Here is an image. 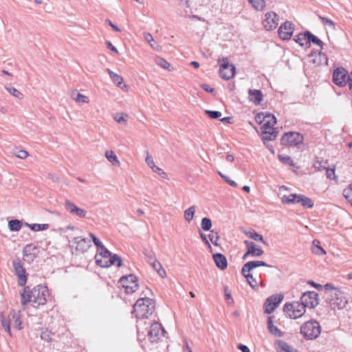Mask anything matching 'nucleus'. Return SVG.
Instances as JSON below:
<instances>
[{"label":"nucleus","instance_id":"nucleus-51","mask_svg":"<svg viewBox=\"0 0 352 352\" xmlns=\"http://www.w3.org/2000/svg\"><path fill=\"white\" fill-rule=\"evenodd\" d=\"M208 238L213 245L216 246L218 245V240L219 236L217 232H214V230H211L210 233L208 234Z\"/></svg>","mask_w":352,"mask_h":352},{"label":"nucleus","instance_id":"nucleus-11","mask_svg":"<svg viewBox=\"0 0 352 352\" xmlns=\"http://www.w3.org/2000/svg\"><path fill=\"white\" fill-rule=\"evenodd\" d=\"M319 300L318 294L315 291L304 292L300 297V301L304 304V306L310 309L317 307Z\"/></svg>","mask_w":352,"mask_h":352},{"label":"nucleus","instance_id":"nucleus-45","mask_svg":"<svg viewBox=\"0 0 352 352\" xmlns=\"http://www.w3.org/2000/svg\"><path fill=\"white\" fill-rule=\"evenodd\" d=\"M201 228L204 231H208L212 227V221L208 217H204L201 222Z\"/></svg>","mask_w":352,"mask_h":352},{"label":"nucleus","instance_id":"nucleus-57","mask_svg":"<svg viewBox=\"0 0 352 352\" xmlns=\"http://www.w3.org/2000/svg\"><path fill=\"white\" fill-rule=\"evenodd\" d=\"M14 155L20 159H25L28 156V153L25 150H16L14 152Z\"/></svg>","mask_w":352,"mask_h":352},{"label":"nucleus","instance_id":"nucleus-7","mask_svg":"<svg viewBox=\"0 0 352 352\" xmlns=\"http://www.w3.org/2000/svg\"><path fill=\"white\" fill-rule=\"evenodd\" d=\"M303 141V135L295 131L285 133L280 138L281 144L286 146H296L302 144Z\"/></svg>","mask_w":352,"mask_h":352},{"label":"nucleus","instance_id":"nucleus-49","mask_svg":"<svg viewBox=\"0 0 352 352\" xmlns=\"http://www.w3.org/2000/svg\"><path fill=\"white\" fill-rule=\"evenodd\" d=\"M6 90L13 96L21 99L23 97V95L21 92H20L19 90H17L14 87H6Z\"/></svg>","mask_w":352,"mask_h":352},{"label":"nucleus","instance_id":"nucleus-21","mask_svg":"<svg viewBox=\"0 0 352 352\" xmlns=\"http://www.w3.org/2000/svg\"><path fill=\"white\" fill-rule=\"evenodd\" d=\"M214 262L219 270H224L228 267V260L226 256L221 253H215L212 255Z\"/></svg>","mask_w":352,"mask_h":352},{"label":"nucleus","instance_id":"nucleus-28","mask_svg":"<svg viewBox=\"0 0 352 352\" xmlns=\"http://www.w3.org/2000/svg\"><path fill=\"white\" fill-rule=\"evenodd\" d=\"M314 54H317V56L315 59L313 60V63L317 64L318 65H327L328 58L327 55L324 53L321 52H312L310 56H314Z\"/></svg>","mask_w":352,"mask_h":352},{"label":"nucleus","instance_id":"nucleus-22","mask_svg":"<svg viewBox=\"0 0 352 352\" xmlns=\"http://www.w3.org/2000/svg\"><path fill=\"white\" fill-rule=\"evenodd\" d=\"M277 352H298L290 345L281 340H276L274 343Z\"/></svg>","mask_w":352,"mask_h":352},{"label":"nucleus","instance_id":"nucleus-62","mask_svg":"<svg viewBox=\"0 0 352 352\" xmlns=\"http://www.w3.org/2000/svg\"><path fill=\"white\" fill-rule=\"evenodd\" d=\"M200 87L204 89L206 91H207L208 93H210V94H214L215 93V90L214 88L211 87L210 85H207V84H202L200 85Z\"/></svg>","mask_w":352,"mask_h":352},{"label":"nucleus","instance_id":"nucleus-10","mask_svg":"<svg viewBox=\"0 0 352 352\" xmlns=\"http://www.w3.org/2000/svg\"><path fill=\"white\" fill-rule=\"evenodd\" d=\"M236 68L233 64L228 62V58H222V63L219 68V75L224 80L232 78L235 74Z\"/></svg>","mask_w":352,"mask_h":352},{"label":"nucleus","instance_id":"nucleus-34","mask_svg":"<svg viewBox=\"0 0 352 352\" xmlns=\"http://www.w3.org/2000/svg\"><path fill=\"white\" fill-rule=\"evenodd\" d=\"M246 236H248L249 238L256 241L263 243V244L267 245L266 241L264 240L263 236L258 234V232H255L254 230L249 231L245 233Z\"/></svg>","mask_w":352,"mask_h":352},{"label":"nucleus","instance_id":"nucleus-8","mask_svg":"<svg viewBox=\"0 0 352 352\" xmlns=\"http://www.w3.org/2000/svg\"><path fill=\"white\" fill-rule=\"evenodd\" d=\"M349 73L343 67L336 68L332 74V80L336 85L344 87L346 85L349 86Z\"/></svg>","mask_w":352,"mask_h":352},{"label":"nucleus","instance_id":"nucleus-25","mask_svg":"<svg viewBox=\"0 0 352 352\" xmlns=\"http://www.w3.org/2000/svg\"><path fill=\"white\" fill-rule=\"evenodd\" d=\"M305 36L307 38V46L310 47L311 43L320 47V49H323V42L318 38L316 36L313 34L310 31H305Z\"/></svg>","mask_w":352,"mask_h":352},{"label":"nucleus","instance_id":"nucleus-32","mask_svg":"<svg viewBox=\"0 0 352 352\" xmlns=\"http://www.w3.org/2000/svg\"><path fill=\"white\" fill-rule=\"evenodd\" d=\"M311 252L316 255H324L326 254L323 248L320 245V241L315 239L312 242Z\"/></svg>","mask_w":352,"mask_h":352},{"label":"nucleus","instance_id":"nucleus-44","mask_svg":"<svg viewBox=\"0 0 352 352\" xmlns=\"http://www.w3.org/2000/svg\"><path fill=\"white\" fill-rule=\"evenodd\" d=\"M342 195L344 197V198L347 199L349 202L351 203L352 206V184L349 185L347 188L343 190Z\"/></svg>","mask_w":352,"mask_h":352},{"label":"nucleus","instance_id":"nucleus-43","mask_svg":"<svg viewBox=\"0 0 352 352\" xmlns=\"http://www.w3.org/2000/svg\"><path fill=\"white\" fill-rule=\"evenodd\" d=\"M307 340H313L318 338L321 331H300Z\"/></svg>","mask_w":352,"mask_h":352},{"label":"nucleus","instance_id":"nucleus-38","mask_svg":"<svg viewBox=\"0 0 352 352\" xmlns=\"http://www.w3.org/2000/svg\"><path fill=\"white\" fill-rule=\"evenodd\" d=\"M278 158L283 164L296 167V163L293 161L291 157L279 154L278 155Z\"/></svg>","mask_w":352,"mask_h":352},{"label":"nucleus","instance_id":"nucleus-48","mask_svg":"<svg viewBox=\"0 0 352 352\" xmlns=\"http://www.w3.org/2000/svg\"><path fill=\"white\" fill-rule=\"evenodd\" d=\"M326 170L327 177L331 180H336L337 176L335 173V166L333 168H324Z\"/></svg>","mask_w":352,"mask_h":352},{"label":"nucleus","instance_id":"nucleus-18","mask_svg":"<svg viewBox=\"0 0 352 352\" xmlns=\"http://www.w3.org/2000/svg\"><path fill=\"white\" fill-rule=\"evenodd\" d=\"M76 244V251L81 253L87 252L91 247V241L87 238L77 236L74 239Z\"/></svg>","mask_w":352,"mask_h":352},{"label":"nucleus","instance_id":"nucleus-30","mask_svg":"<svg viewBox=\"0 0 352 352\" xmlns=\"http://www.w3.org/2000/svg\"><path fill=\"white\" fill-rule=\"evenodd\" d=\"M298 204H300L305 208H311L314 204L311 199L301 194H298Z\"/></svg>","mask_w":352,"mask_h":352},{"label":"nucleus","instance_id":"nucleus-52","mask_svg":"<svg viewBox=\"0 0 352 352\" xmlns=\"http://www.w3.org/2000/svg\"><path fill=\"white\" fill-rule=\"evenodd\" d=\"M54 335L52 331H41L40 336L42 340L49 342L52 340V336Z\"/></svg>","mask_w":352,"mask_h":352},{"label":"nucleus","instance_id":"nucleus-27","mask_svg":"<svg viewBox=\"0 0 352 352\" xmlns=\"http://www.w3.org/2000/svg\"><path fill=\"white\" fill-rule=\"evenodd\" d=\"M300 330H321V327L316 320H310L305 322L301 325Z\"/></svg>","mask_w":352,"mask_h":352},{"label":"nucleus","instance_id":"nucleus-29","mask_svg":"<svg viewBox=\"0 0 352 352\" xmlns=\"http://www.w3.org/2000/svg\"><path fill=\"white\" fill-rule=\"evenodd\" d=\"M241 274L245 278V279L247 280L248 284L250 285V286L255 289V290H257L258 289V283H257V281L256 280V279L253 277V275L250 273L251 271H248V272H243V268L241 269Z\"/></svg>","mask_w":352,"mask_h":352},{"label":"nucleus","instance_id":"nucleus-47","mask_svg":"<svg viewBox=\"0 0 352 352\" xmlns=\"http://www.w3.org/2000/svg\"><path fill=\"white\" fill-rule=\"evenodd\" d=\"M98 252L100 253V256L102 258H108V260L110 258V257L112 256L111 253L109 250H108L104 245L102 246V248H100V250H98Z\"/></svg>","mask_w":352,"mask_h":352},{"label":"nucleus","instance_id":"nucleus-35","mask_svg":"<svg viewBox=\"0 0 352 352\" xmlns=\"http://www.w3.org/2000/svg\"><path fill=\"white\" fill-rule=\"evenodd\" d=\"M249 3L257 11H262L265 7V0H248Z\"/></svg>","mask_w":352,"mask_h":352},{"label":"nucleus","instance_id":"nucleus-40","mask_svg":"<svg viewBox=\"0 0 352 352\" xmlns=\"http://www.w3.org/2000/svg\"><path fill=\"white\" fill-rule=\"evenodd\" d=\"M8 227L11 231H19L22 227V223L17 219L10 220L8 222Z\"/></svg>","mask_w":352,"mask_h":352},{"label":"nucleus","instance_id":"nucleus-3","mask_svg":"<svg viewBox=\"0 0 352 352\" xmlns=\"http://www.w3.org/2000/svg\"><path fill=\"white\" fill-rule=\"evenodd\" d=\"M0 323L4 330H21L24 328L23 315L20 311L12 309L0 314Z\"/></svg>","mask_w":352,"mask_h":352},{"label":"nucleus","instance_id":"nucleus-2","mask_svg":"<svg viewBox=\"0 0 352 352\" xmlns=\"http://www.w3.org/2000/svg\"><path fill=\"white\" fill-rule=\"evenodd\" d=\"M21 296V304L26 305L30 302L34 307L46 303V297L48 296L47 287L41 285H37L32 289L30 287H25Z\"/></svg>","mask_w":352,"mask_h":352},{"label":"nucleus","instance_id":"nucleus-5","mask_svg":"<svg viewBox=\"0 0 352 352\" xmlns=\"http://www.w3.org/2000/svg\"><path fill=\"white\" fill-rule=\"evenodd\" d=\"M306 307L300 301H294L292 302H287L283 307V311L286 316L290 318H298L301 317L305 312Z\"/></svg>","mask_w":352,"mask_h":352},{"label":"nucleus","instance_id":"nucleus-39","mask_svg":"<svg viewBox=\"0 0 352 352\" xmlns=\"http://www.w3.org/2000/svg\"><path fill=\"white\" fill-rule=\"evenodd\" d=\"M294 41L299 44L301 47L307 45V38L305 36V31L304 32L300 33L298 35H296L294 37Z\"/></svg>","mask_w":352,"mask_h":352},{"label":"nucleus","instance_id":"nucleus-64","mask_svg":"<svg viewBox=\"0 0 352 352\" xmlns=\"http://www.w3.org/2000/svg\"><path fill=\"white\" fill-rule=\"evenodd\" d=\"M265 115H264V113L261 112L256 114L255 116V120L256 122L261 124L263 123V117H264Z\"/></svg>","mask_w":352,"mask_h":352},{"label":"nucleus","instance_id":"nucleus-24","mask_svg":"<svg viewBox=\"0 0 352 352\" xmlns=\"http://www.w3.org/2000/svg\"><path fill=\"white\" fill-rule=\"evenodd\" d=\"M248 95L249 100L256 105L263 101V94L259 89H249Z\"/></svg>","mask_w":352,"mask_h":352},{"label":"nucleus","instance_id":"nucleus-12","mask_svg":"<svg viewBox=\"0 0 352 352\" xmlns=\"http://www.w3.org/2000/svg\"><path fill=\"white\" fill-rule=\"evenodd\" d=\"M283 299V294H273L269 296L266 300L263 305L264 311L266 314L272 313L276 308L279 305Z\"/></svg>","mask_w":352,"mask_h":352},{"label":"nucleus","instance_id":"nucleus-36","mask_svg":"<svg viewBox=\"0 0 352 352\" xmlns=\"http://www.w3.org/2000/svg\"><path fill=\"white\" fill-rule=\"evenodd\" d=\"M72 98L78 103H88L89 99L87 96L78 92H73L72 94Z\"/></svg>","mask_w":352,"mask_h":352},{"label":"nucleus","instance_id":"nucleus-1","mask_svg":"<svg viewBox=\"0 0 352 352\" xmlns=\"http://www.w3.org/2000/svg\"><path fill=\"white\" fill-rule=\"evenodd\" d=\"M155 301L148 297L140 298L133 305L132 314H135L137 318V327L139 329L143 324L146 325L145 329L165 330L162 324L156 320L144 321L155 310Z\"/></svg>","mask_w":352,"mask_h":352},{"label":"nucleus","instance_id":"nucleus-6","mask_svg":"<svg viewBox=\"0 0 352 352\" xmlns=\"http://www.w3.org/2000/svg\"><path fill=\"white\" fill-rule=\"evenodd\" d=\"M327 301L331 308L333 310L344 309L347 304L344 293L340 289L336 290L333 294H329L327 297Z\"/></svg>","mask_w":352,"mask_h":352},{"label":"nucleus","instance_id":"nucleus-19","mask_svg":"<svg viewBox=\"0 0 352 352\" xmlns=\"http://www.w3.org/2000/svg\"><path fill=\"white\" fill-rule=\"evenodd\" d=\"M36 250L32 244L27 245L23 250V260L29 263L32 262L36 257Z\"/></svg>","mask_w":352,"mask_h":352},{"label":"nucleus","instance_id":"nucleus-41","mask_svg":"<svg viewBox=\"0 0 352 352\" xmlns=\"http://www.w3.org/2000/svg\"><path fill=\"white\" fill-rule=\"evenodd\" d=\"M105 157L113 165H118L120 164V162L118 160L117 156L115 155L113 151H107L105 152Z\"/></svg>","mask_w":352,"mask_h":352},{"label":"nucleus","instance_id":"nucleus-58","mask_svg":"<svg viewBox=\"0 0 352 352\" xmlns=\"http://www.w3.org/2000/svg\"><path fill=\"white\" fill-rule=\"evenodd\" d=\"M89 236L91 237L94 245L97 247V250L102 248L104 245L93 233H89Z\"/></svg>","mask_w":352,"mask_h":352},{"label":"nucleus","instance_id":"nucleus-13","mask_svg":"<svg viewBox=\"0 0 352 352\" xmlns=\"http://www.w3.org/2000/svg\"><path fill=\"white\" fill-rule=\"evenodd\" d=\"M15 274L18 276V284L19 286H24L27 282V276L20 260L16 259L12 262Z\"/></svg>","mask_w":352,"mask_h":352},{"label":"nucleus","instance_id":"nucleus-55","mask_svg":"<svg viewBox=\"0 0 352 352\" xmlns=\"http://www.w3.org/2000/svg\"><path fill=\"white\" fill-rule=\"evenodd\" d=\"M319 19H320V21H322V23L323 24L328 25L333 30L336 29V24L333 21L329 19L328 18H327L325 16H319Z\"/></svg>","mask_w":352,"mask_h":352},{"label":"nucleus","instance_id":"nucleus-15","mask_svg":"<svg viewBox=\"0 0 352 352\" xmlns=\"http://www.w3.org/2000/svg\"><path fill=\"white\" fill-rule=\"evenodd\" d=\"M294 29L292 23L287 21L279 27L278 36L283 40H289L293 34Z\"/></svg>","mask_w":352,"mask_h":352},{"label":"nucleus","instance_id":"nucleus-46","mask_svg":"<svg viewBox=\"0 0 352 352\" xmlns=\"http://www.w3.org/2000/svg\"><path fill=\"white\" fill-rule=\"evenodd\" d=\"M195 212V206H191L184 211V218L187 221H190Z\"/></svg>","mask_w":352,"mask_h":352},{"label":"nucleus","instance_id":"nucleus-63","mask_svg":"<svg viewBox=\"0 0 352 352\" xmlns=\"http://www.w3.org/2000/svg\"><path fill=\"white\" fill-rule=\"evenodd\" d=\"M145 256L146 258V261L150 263L153 261V260H156L154 254L152 252L145 253Z\"/></svg>","mask_w":352,"mask_h":352},{"label":"nucleus","instance_id":"nucleus-33","mask_svg":"<svg viewBox=\"0 0 352 352\" xmlns=\"http://www.w3.org/2000/svg\"><path fill=\"white\" fill-rule=\"evenodd\" d=\"M149 264L153 267V268L157 272V274L162 278H164L166 276L165 270L163 269L161 263L157 259L153 260V261L150 263Z\"/></svg>","mask_w":352,"mask_h":352},{"label":"nucleus","instance_id":"nucleus-60","mask_svg":"<svg viewBox=\"0 0 352 352\" xmlns=\"http://www.w3.org/2000/svg\"><path fill=\"white\" fill-rule=\"evenodd\" d=\"M274 317L270 316L267 320V329L268 330H279L274 325L273 322Z\"/></svg>","mask_w":352,"mask_h":352},{"label":"nucleus","instance_id":"nucleus-31","mask_svg":"<svg viewBox=\"0 0 352 352\" xmlns=\"http://www.w3.org/2000/svg\"><path fill=\"white\" fill-rule=\"evenodd\" d=\"M298 194L292 193L289 195H283L281 198L283 204H298Z\"/></svg>","mask_w":352,"mask_h":352},{"label":"nucleus","instance_id":"nucleus-14","mask_svg":"<svg viewBox=\"0 0 352 352\" xmlns=\"http://www.w3.org/2000/svg\"><path fill=\"white\" fill-rule=\"evenodd\" d=\"M279 16L276 13L274 12H267L265 14L263 25L267 30H273L276 28Z\"/></svg>","mask_w":352,"mask_h":352},{"label":"nucleus","instance_id":"nucleus-56","mask_svg":"<svg viewBox=\"0 0 352 352\" xmlns=\"http://www.w3.org/2000/svg\"><path fill=\"white\" fill-rule=\"evenodd\" d=\"M219 176L224 179V181L228 184L230 186H231L233 188H236L238 186L237 184L233 181L229 179V177L224 174L221 173V172H219Z\"/></svg>","mask_w":352,"mask_h":352},{"label":"nucleus","instance_id":"nucleus-61","mask_svg":"<svg viewBox=\"0 0 352 352\" xmlns=\"http://www.w3.org/2000/svg\"><path fill=\"white\" fill-rule=\"evenodd\" d=\"M146 163L151 168L155 166L154 161L148 151H146Z\"/></svg>","mask_w":352,"mask_h":352},{"label":"nucleus","instance_id":"nucleus-20","mask_svg":"<svg viewBox=\"0 0 352 352\" xmlns=\"http://www.w3.org/2000/svg\"><path fill=\"white\" fill-rule=\"evenodd\" d=\"M244 243L246 248L248 249V254H251L253 257H259L263 254V250L257 246L254 242L245 241Z\"/></svg>","mask_w":352,"mask_h":352},{"label":"nucleus","instance_id":"nucleus-17","mask_svg":"<svg viewBox=\"0 0 352 352\" xmlns=\"http://www.w3.org/2000/svg\"><path fill=\"white\" fill-rule=\"evenodd\" d=\"M64 206L65 209L72 214H75L80 218L85 217L87 211L84 209L78 208L73 202L67 199L65 201Z\"/></svg>","mask_w":352,"mask_h":352},{"label":"nucleus","instance_id":"nucleus-37","mask_svg":"<svg viewBox=\"0 0 352 352\" xmlns=\"http://www.w3.org/2000/svg\"><path fill=\"white\" fill-rule=\"evenodd\" d=\"M26 226L30 228L32 230L38 232L41 230H45L49 228V224L47 223H43V224H38V223H33V224H29L26 223Z\"/></svg>","mask_w":352,"mask_h":352},{"label":"nucleus","instance_id":"nucleus-42","mask_svg":"<svg viewBox=\"0 0 352 352\" xmlns=\"http://www.w3.org/2000/svg\"><path fill=\"white\" fill-rule=\"evenodd\" d=\"M155 63L157 65L162 67V68L166 69L170 71L171 65L164 58L161 57H156Z\"/></svg>","mask_w":352,"mask_h":352},{"label":"nucleus","instance_id":"nucleus-26","mask_svg":"<svg viewBox=\"0 0 352 352\" xmlns=\"http://www.w3.org/2000/svg\"><path fill=\"white\" fill-rule=\"evenodd\" d=\"M107 72L109 74L111 80L114 82L115 85H117V87L121 89H123V87H126V86L123 84V78L121 76L114 73L109 68L107 69Z\"/></svg>","mask_w":352,"mask_h":352},{"label":"nucleus","instance_id":"nucleus-4","mask_svg":"<svg viewBox=\"0 0 352 352\" xmlns=\"http://www.w3.org/2000/svg\"><path fill=\"white\" fill-rule=\"evenodd\" d=\"M276 122V118L272 113H267L263 117L261 131L263 135L262 138L263 142H265V141H272L277 137V129L273 127Z\"/></svg>","mask_w":352,"mask_h":352},{"label":"nucleus","instance_id":"nucleus-23","mask_svg":"<svg viewBox=\"0 0 352 352\" xmlns=\"http://www.w3.org/2000/svg\"><path fill=\"white\" fill-rule=\"evenodd\" d=\"M258 267H271L267 263L263 261H251L245 263L243 266V272L252 271Z\"/></svg>","mask_w":352,"mask_h":352},{"label":"nucleus","instance_id":"nucleus-9","mask_svg":"<svg viewBox=\"0 0 352 352\" xmlns=\"http://www.w3.org/2000/svg\"><path fill=\"white\" fill-rule=\"evenodd\" d=\"M119 283L125 289L127 294L135 292L138 288V278L133 274L123 276L120 278Z\"/></svg>","mask_w":352,"mask_h":352},{"label":"nucleus","instance_id":"nucleus-59","mask_svg":"<svg viewBox=\"0 0 352 352\" xmlns=\"http://www.w3.org/2000/svg\"><path fill=\"white\" fill-rule=\"evenodd\" d=\"M151 169L153 170V172L157 173L160 176H161L162 178H166L167 175L165 172H164V170L159 168L158 166H154L151 168Z\"/></svg>","mask_w":352,"mask_h":352},{"label":"nucleus","instance_id":"nucleus-50","mask_svg":"<svg viewBox=\"0 0 352 352\" xmlns=\"http://www.w3.org/2000/svg\"><path fill=\"white\" fill-rule=\"evenodd\" d=\"M205 113L212 119H218L219 118L222 113L219 111H212V110H206Z\"/></svg>","mask_w":352,"mask_h":352},{"label":"nucleus","instance_id":"nucleus-54","mask_svg":"<svg viewBox=\"0 0 352 352\" xmlns=\"http://www.w3.org/2000/svg\"><path fill=\"white\" fill-rule=\"evenodd\" d=\"M323 289L329 292V294H333L336 290H340L339 288L336 287L332 283H326L324 285H322Z\"/></svg>","mask_w":352,"mask_h":352},{"label":"nucleus","instance_id":"nucleus-53","mask_svg":"<svg viewBox=\"0 0 352 352\" xmlns=\"http://www.w3.org/2000/svg\"><path fill=\"white\" fill-rule=\"evenodd\" d=\"M147 337L151 342H156L159 339V331H146Z\"/></svg>","mask_w":352,"mask_h":352},{"label":"nucleus","instance_id":"nucleus-16","mask_svg":"<svg viewBox=\"0 0 352 352\" xmlns=\"http://www.w3.org/2000/svg\"><path fill=\"white\" fill-rule=\"evenodd\" d=\"M96 262L98 265L102 267H107L112 265H116L117 267H120L122 265V259L118 254L112 255L108 261H103L99 259L98 256H96Z\"/></svg>","mask_w":352,"mask_h":352}]
</instances>
